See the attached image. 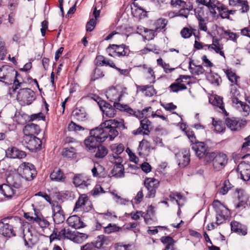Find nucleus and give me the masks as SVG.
I'll return each mask as SVG.
<instances>
[{
    "instance_id": "5fc2aeb1",
    "label": "nucleus",
    "mask_w": 250,
    "mask_h": 250,
    "mask_svg": "<svg viewBox=\"0 0 250 250\" xmlns=\"http://www.w3.org/2000/svg\"><path fill=\"white\" fill-rule=\"evenodd\" d=\"M138 149V150L141 151L144 149L146 150H147V151L148 152L149 150V143L145 140H143L142 141L140 142L139 146Z\"/></svg>"
},
{
    "instance_id": "9b49d317",
    "label": "nucleus",
    "mask_w": 250,
    "mask_h": 250,
    "mask_svg": "<svg viewBox=\"0 0 250 250\" xmlns=\"http://www.w3.org/2000/svg\"><path fill=\"white\" fill-rule=\"evenodd\" d=\"M140 127L132 131L133 134L135 135L142 134L148 135L153 128L151 122L147 118H144L140 121Z\"/></svg>"
},
{
    "instance_id": "6e6552de",
    "label": "nucleus",
    "mask_w": 250,
    "mask_h": 250,
    "mask_svg": "<svg viewBox=\"0 0 250 250\" xmlns=\"http://www.w3.org/2000/svg\"><path fill=\"white\" fill-rule=\"evenodd\" d=\"M10 223V219L8 218H4L0 221V233L5 237L10 238L16 236L13 226Z\"/></svg>"
},
{
    "instance_id": "c85d7f7f",
    "label": "nucleus",
    "mask_w": 250,
    "mask_h": 250,
    "mask_svg": "<svg viewBox=\"0 0 250 250\" xmlns=\"http://www.w3.org/2000/svg\"><path fill=\"white\" fill-rule=\"evenodd\" d=\"M122 162L116 161L113 168L111 170V173L113 176L116 178L124 177V168L123 165L121 164Z\"/></svg>"
},
{
    "instance_id": "774afa93",
    "label": "nucleus",
    "mask_w": 250,
    "mask_h": 250,
    "mask_svg": "<svg viewBox=\"0 0 250 250\" xmlns=\"http://www.w3.org/2000/svg\"><path fill=\"white\" fill-rule=\"evenodd\" d=\"M81 250H96L94 243H88L81 247Z\"/></svg>"
},
{
    "instance_id": "412c9836",
    "label": "nucleus",
    "mask_w": 250,
    "mask_h": 250,
    "mask_svg": "<svg viewBox=\"0 0 250 250\" xmlns=\"http://www.w3.org/2000/svg\"><path fill=\"white\" fill-rule=\"evenodd\" d=\"M6 183L14 188L18 189L21 186V178L18 174L10 175L6 178Z\"/></svg>"
},
{
    "instance_id": "f03ea898",
    "label": "nucleus",
    "mask_w": 250,
    "mask_h": 250,
    "mask_svg": "<svg viewBox=\"0 0 250 250\" xmlns=\"http://www.w3.org/2000/svg\"><path fill=\"white\" fill-rule=\"evenodd\" d=\"M19 75L18 72L11 66L3 65L0 68V82L7 85L11 84L13 82L12 86L13 92L19 88L22 84L18 80Z\"/></svg>"
},
{
    "instance_id": "39448f33",
    "label": "nucleus",
    "mask_w": 250,
    "mask_h": 250,
    "mask_svg": "<svg viewBox=\"0 0 250 250\" xmlns=\"http://www.w3.org/2000/svg\"><path fill=\"white\" fill-rule=\"evenodd\" d=\"M19 174L21 177L27 181H31L36 175V171L34 166L29 163L22 164L19 169Z\"/></svg>"
},
{
    "instance_id": "393cba45",
    "label": "nucleus",
    "mask_w": 250,
    "mask_h": 250,
    "mask_svg": "<svg viewBox=\"0 0 250 250\" xmlns=\"http://www.w3.org/2000/svg\"><path fill=\"white\" fill-rule=\"evenodd\" d=\"M41 129L40 126L33 123H28L24 127V135H38L40 132Z\"/></svg>"
},
{
    "instance_id": "e2e57ef3",
    "label": "nucleus",
    "mask_w": 250,
    "mask_h": 250,
    "mask_svg": "<svg viewBox=\"0 0 250 250\" xmlns=\"http://www.w3.org/2000/svg\"><path fill=\"white\" fill-rule=\"evenodd\" d=\"M181 35L184 38H188L191 36L192 31L188 28L185 27L181 30Z\"/></svg>"
},
{
    "instance_id": "a211bd4d",
    "label": "nucleus",
    "mask_w": 250,
    "mask_h": 250,
    "mask_svg": "<svg viewBox=\"0 0 250 250\" xmlns=\"http://www.w3.org/2000/svg\"><path fill=\"white\" fill-rule=\"evenodd\" d=\"M228 163V157L224 153H218L212 165L214 169L219 171L222 169Z\"/></svg>"
},
{
    "instance_id": "09e8293b",
    "label": "nucleus",
    "mask_w": 250,
    "mask_h": 250,
    "mask_svg": "<svg viewBox=\"0 0 250 250\" xmlns=\"http://www.w3.org/2000/svg\"><path fill=\"white\" fill-rule=\"evenodd\" d=\"M144 32L146 33V35L145 36L146 39L147 40H151L154 39L155 36V32L157 31H155V29L154 30L152 29H148L147 28H144Z\"/></svg>"
},
{
    "instance_id": "338daca9",
    "label": "nucleus",
    "mask_w": 250,
    "mask_h": 250,
    "mask_svg": "<svg viewBox=\"0 0 250 250\" xmlns=\"http://www.w3.org/2000/svg\"><path fill=\"white\" fill-rule=\"evenodd\" d=\"M100 108V109L103 111L106 106H109V104L106 103L105 101L102 100L100 98H98L96 100Z\"/></svg>"
},
{
    "instance_id": "c9c22d12",
    "label": "nucleus",
    "mask_w": 250,
    "mask_h": 250,
    "mask_svg": "<svg viewBox=\"0 0 250 250\" xmlns=\"http://www.w3.org/2000/svg\"><path fill=\"white\" fill-rule=\"evenodd\" d=\"M223 34L225 35L224 38L228 40H230L234 42H237V40L239 37V35L237 33L231 32L230 30L223 29Z\"/></svg>"
},
{
    "instance_id": "864d4df0",
    "label": "nucleus",
    "mask_w": 250,
    "mask_h": 250,
    "mask_svg": "<svg viewBox=\"0 0 250 250\" xmlns=\"http://www.w3.org/2000/svg\"><path fill=\"white\" fill-rule=\"evenodd\" d=\"M230 188L231 187L229 181L226 180L224 183L223 186L220 189V193L221 194L225 195Z\"/></svg>"
},
{
    "instance_id": "4be33fe9",
    "label": "nucleus",
    "mask_w": 250,
    "mask_h": 250,
    "mask_svg": "<svg viewBox=\"0 0 250 250\" xmlns=\"http://www.w3.org/2000/svg\"><path fill=\"white\" fill-rule=\"evenodd\" d=\"M66 222L70 227L75 229H80L84 226L83 222L77 215H73L69 217Z\"/></svg>"
},
{
    "instance_id": "3c124183",
    "label": "nucleus",
    "mask_w": 250,
    "mask_h": 250,
    "mask_svg": "<svg viewBox=\"0 0 250 250\" xmlns=\"http://www.w3.org/2000/svg\"><path fill=\"white\" fill-rule=\"evenodd\" d=\"M169 197L171 201L175 200L177 204L179 206V203L178 199H181L183 196L180 193L177 192H172L169 194Z\"/></svg>"
},
{
    "instance_id": "423d86ee",
    "label": "nucleus",
    "mask_w": 250,
    "mask_h": 250,
    "mask_svg": "<svg viewBox=\"0 0 250 250\" xmlns=\"http://www.w3.org/2000/svg\"><path fill=\"white\" fill-rule=\"evenodd\" d=\"M23 143L26 145V147L32 152H35L41 149L42 141L35 135H24Z\"/></svg>"
},
{
    "instance_id": "72a5a7b5",
    "label": "nucleus",
    "mask_w": 250,
    "mask_h": 250,
    "mask_svg": "<svg viewBox=\"0 0 250 250\" xmlns=\"http://www.w3.org/2000/svg\"><path fill=\"white\" fill-rule=\"evenodd\" d=\"M209 101L213 105L219 107L222 110V112L225 114L226 116L228 115V113L226 111L224 106H223L222 97H221L220 96L215 95L213 97V99L212 100V101L211 102V100L210 99Z\"/></svg>"
},
{
    "instance_id": "58836bf2",
    "label": "nucleus",
    "mask_w": 250,
    "mask_h": 250,
    "mask_svg": "<svg viewBox=\"0 0 250 250\" xmlns=\"http://www.w3.org/2000/svg\"><path fill=\"white\" fill-rule=\"evenodd\" d=\"M167 23V21L166 19L160 18L155 22V31L159 32L164 29Z\"/></svg>"
},
{
    "instance_id": "0eeeda50",
    "label": "nucleus",
    "mask_w": 250,
    "mask_h": 250,
    "mask_svg": "<svg viewBox=\"0 0 250 250\" xmlns=\"http://www.w3.org/2000/svg\"><path fill=\"white\" fill-rule=\"evenodd\" d=\"M144 185L148 191L146 198H152L155 197L156 189L159 186V182L153 178H148L145 179Z\"/></svg>"
},
{
    "instance_id": "79ce46f5",
    "label": "nucleus",
    "mask_w": 250,
    "mask_h": 250,
    "mask_svg": "<svg viewBox=\"0 0 250 250\" xmlns=\"http://www.w3.org/2000/svg\"><path fill=\"white\" fill-rule=\"evenodd\" d=\"M226 73L229 81L234 84L238 85L237 80L239 79V77L236 76L234 72L229 70H227Z\"/></svg>"
},
{
    "instance_id": "b1692460",
    "label": "nucleus",
    "mask_w": 250,
    "mask_h": 250,
    "mask_svg": "<svg viewBox=\"0 0 250 250\" xmlns=\"http://www.w3.org/2000/svg\"><path fill=\"white\" fill-rule=\"evenodd\" d=\"M50 177L52 181L57 182H63L66 178L62 170L57 167L54 169L50 174Z\"/></svg>"
},
{
    "instance_id": "37998d69",
    "label": "nucleus",
    "mask_w": 250,
    "mask_h": 250,
    "mask_svg": "<svg viewBox=\"0 0 250 250\" xmlns=\"http://www.w3.org/2000/svg\"><path fill=\"white\" fill-rule=\"evenodd\" d=\"M212 125L214 127L215 130L217 132H222L225 130V126L222 121H216L213 119Z\"/></svg>"
},
{
    "instance_id": "0e129e2a",
    "label": "nucleus",
    "mask_w": 250,
    "mask_h": 250,
    "mask_svg": "<svg viewBox=\"0 0 250 250\" xmlns=\"http://www.w3.org/2000/svg\"><path fill=\"white\" fill-rule=\"evenodd\" d=\"M239 6H241L240 10L242 13L247 12L249 10V6L247 0H243Z\"/></svg>"
},
{
    "instance_id": "8fccbe9b",
    "label": "nucleus",
    "mask_w": 250,
    "mask_h": 250,
    "mask_svg": "<svg viewBox=\"0 0 250 250\" xmlns=\"http://www.w3.org/2000/svg\"><path fill=\"white\" fill-rule=\"evenodd\" d=\"M104 232L107 234L117 231L119 229L116 225H112L111 224H109L107 227H104Z\"/></svg>"
},
{
    "instance_id": "680f3d73",
    "label": "nucleus",
    "mask_w": 250,
    "mask_h": 250,
    "mask_svg": "<svg viewBox=\"0 0 250 250\" xmlns=\"http://www.w3.org/2000/svg\"><path fill=\"white\" fill-rule=\"evenodd\" d=\"M45 116L42 112L37 114H33L30 116V120L34 121L35 120H45Z\"/></svg>"
},
{
    "instance_id": "1a4fd4ad",
    "label": "nucleus",
    "mask_w": 250,
    "mask_h": 250,
    "mask_svg": "<svg viewBox=\"0 0 250 250\" xmlns=\"http://www.w3.org/2000/svg\"><path fill=\"white\" fill-rule=\"evenodd\" d=\"M191 147L196 156L199 159L204 158L209 151L208 146L204 142L195 141L191 144Z\"/></svg>"
},
{
    "instance_id": "cd10ccee",
    "label": "nucleus",
    "mask_w": 250,
    "mask_h": 250,
    "mask_svg": "<svg viewBox=\"0 0 250 250\" xmlns=\"http://www.w3.org/2000/svg\"><path fill=\"white\" fill-rule=\"evenodd\" d=\"M212 206L216 211V215L228 216V209L223 205L220 201L218 200L214 201L213 202Z\"/></svg>"
},
{
    "instance_id": "de8ad7c7",
    "label": "nucleus",
    "mask_w": 250,
    "mask_h": 250,
    "mask_svg": "<svg viewBox=\"0 0 250 250\" xmlns=\"http://www.w3.org/2000/svg\"><path fill=\"white\" fill-rule=\"evenodd\" d=\"M151 110V107L150 106H148L145 108L142 111H140L139 110L137 111V114L136 115V117L141 118L145 117V118L148 117L149 115L147 113L149 112H150Z\"/></svg>"
},
{
    "instance_id": "f257e3e1",
    "label": "nucleus",
    "mask_w": 250,
    "mask_h": 250,
    "mask_svg": "<svg viewBox=\"0 0 250 250\" xmlns=\"http://www.w3.org/2000/svg\"><path fill=\"white\" fill-rule=\"evenodd\" d=\"M125 128L123 119H110L102 123L99 126L91 129L89 136L84 141L86 150L95 153L94 156L97 159L104 157L108 153L107 149L104 146L99 145L109 137L113 140L119 134V131Z\"/></svg>"
},
{
    "instance_id": "13d9d810",
    "label": "nucleus",
    "mask_w": 250,
    "mask_h": 250,
    "mask_svg": "<svg viewBox=\"0 0 250 250\" xmlns=\"http://www.w3.org/2000/svg\"><path fill=\"white\" fill-rule=\"evenodd\" d=\"M112 68L118 71L120 75H123L124 76H128L130 71V69H121V68L117 67L115 64H113Z\"/></svg>"
},
{
    "instance_id": "c03bdc74",
    "label": "nucleus",
    "mask_w": 250,
    "mask_h": 250,
    "mask_svg": "<svg viewBox=\"0 0 250 250\" xmlns=\"http://www.w3.org/2000/svg\"><path fill=\"white\" fill-rule=\"evenodd\" d=\"M53 220L54 222L57 224L63 223L65 220L64 212L54 213Z\"/></svg>"
},
{
    "instance_id": "e433bc0d",
    "label": "nucleus",
    "mask_w": 250,
    "mask_h": 250,
    "mask_svg": "<svg viewBox=\"0 0 250 250\" xmlns=\"http://www.w3.org/2000/svg\"><path fill=\"white\" fill-rule=\"evenodd\" d=\"M106 241L107 239L104 235L98 236L95 241L93 242L95 249H100L104 244L107 245Z\"/></svg>"
},
{
    "instance_id": "9d476101",
    "label": "nucleus",
    "mask_w": 250,
    "mask_h": 250,
    "mask_svg": "<svg viewBox=\"0 0 250 250\" xmlns=\"http://www.w3.org/2000/svg\"><path fill=\"white\" fill-rule=\"evenodd\" d=\"M225 123L228 128L232 131H239L243 128L246 125V120H239L238 118H227Z\"/></svg>"
},
{
    "instance_id": "ddd939ff",
    "label": "nucleus",
    "mask_w": 250,
    "mask_h": 250,
    "mask_svg": "<svg viewBox=\"0 0 250 250\" xmlns=\"http://www.w3.org/2000/svg\"><path fill=\"white\" fill-rule=\"evenodd\" d=\"M92 207L91 201L85 194L81 195L75 204V209L81 208L86 212L90 211Z\"/></svg>"
},
{
    "instance_id": "4d7b16f0",
    "label": "nucleus",
    "mask_w": 250,
    "mask_h": 250,
    "mask_svg": "<svg viewBox=\"0 0 250 250\" xmlns=\"http://www.w3.org/2000/svg\"><path fill=\"white\" fill-rule=\"evenodd\" d=\"M76 232L72 231L69 229H65L64 239L74 240L75 241Z\"/></svg>"
},
{
    "instance_id": "aec40b11",
    "label": "nucleus",
    "mask_w": 250,
    "mask_h": 250,
    "mask_svg": "<svg viewBox=\"0 0 250 250\" xmlns=\"http://www.w3.org/2000/svg\"><path fill=\"white\" fill-rule=\"evenodd\" d=\"M123 96L122 91L119 92L118 88L110 87L106 92V96L107 98L111 102L118 101L119 102Z\"/></svg>"
},
{
    "instance_id": "bf43d9fd",
    "label": "nucleus",
    "mask_w": 250,
    "mask_h": 250,
    "mask_svg": "<svg viewBox=\"0 0 250 250\" xmlns=\"http://www.w3.org/2000/svg\"><path fill=\"white\" fill-rule=\"evenodd\" d=\"M96 24L95 20L94 19H91L87 23L86 25V29L87 31H92Z\"/></svg>"
},
{
    "instance_id": "4468645a",
    "label": "nucleus",
    "mask_w": 250,
    "mask_h": 250,
    "mask_svg": "<svg viewBox=\"0 0 250 250\" xmlns=\"http://www.w3.org/2000/svg\"><path fill=\"white\" fill-rule=\"evenodd\" d=\"M73 183L77 187L85 188L90 185V179L84 174H77L73 178Z\"/></svg>"
},
{
    "instance_id": "f8f14e48",
    "label": "nucleus",
    "mask_w": 250,
    "mask_h": 250,
    "mask_svg": "<svg viewBox=\"0 0 250 250\" xmlns=\"http://www.w3.org/2000/svg\"><path fill=\"white\" fill-rule=\"evenodd\" d=\"M133 5L134 8H132V14L135 17L142 19L147 17V12L145 10L142 6V0H133Z\"/></svg>"
},
{
    "instance_id": "a878e982",
    "label": "nucleus",
    "mask_w": 250,
    "mask_h": 250,
    "mask_svg": "<svg viewBox=\"0 0 250 250\" xmlns=\"http://www.w3.org/2000/svg\"><path fill=\"white\" fill-rule=\"evenodd\" d=\"M0 193L8 198H11L16 193L15 190L7 184L0 185Z\"/></svg>"
},
{
    "instance_id": "2eb2a0df",
    "label": "nucleus",
    "mask_w": 250,
    "mask_h": 250,
    "mask_svg": "<svg viewBox=\"0 0 250 250\" xmlns=\"http://www.w3.org/2000/svg\"><path fill=\"white\" fill-rule=\"evenodd\" d=\"M237 170L243 181H248L250 180V163L241 162L237 167Z\"/></svg>"
},
{
    "instance_id": "bb28decb",
    "label": "nucleus",
    "mask_w": 250,
    "mask_h": 250,
    "mask_svg": "<svg viewBox=\"0 0 250 250\" xmlns=\"http://www.w3.org/2000/svg\"><path fill=\"white\" fill-rule=\"evenodd\" d=\"M6 154L10 158L19 159L23 158L26 155L24 151L20 150L17 147H14L8 149L6 152Z\"/></svg>"
},
{
    "instance_id": "a19ab883",
    "label": "nucleus",
    "mask_w": 250,
    "mask_h": 250,
    "mask_svg": "<svg viewBox=\"0 0 250 250\" xmlns=\"http://www.w3.org/2000/svg\"><path fill=\"white\" fill-rule=\"evenodd\" d=\"M116 110L115 108L109 104V106L103 110V113L104 115L109 118H112L116 114Z\"/></svg>"
},
{
    "instance_id": "49530a36",
    "label": "nucleus",
    "mask_w": 250,
    "mask_h": 250,
    "mask_svg": "<svg viewBox=\"0 0 250 250\" xmlns=\"http://www.w3.org/2000/svg\"><path fill=\"white\" fill-rule=\"evenodd\" d=\"M36 223L41 228H46L49 225V222L42 215H37Z\"/></svg>"
},
{
    "instance_id": "ea45409f",
    "label": "nucleus",
    "mask_w": 250,
    "mask_h": 250,
    "mask_svg": "<svg viewBox=\"0 0 250 250\" xmlns=\"http://www.w3.org/2000/svg\"><path fill=\"white\" fill-rule=\"evenodd\" d=\"M141 90L143 92L145 91V94L147 96L151 97L156 94V90L151 85H144L141 87Z\"/></svg>"
},
{
    "instance_id": "f3484780",
    "label": "nucleus",
    "mask_w": 250,
    "mask_h": 250,
    "mask_svg": "<svg viewBox=\"0 0 250 250\" xmlns=\"http://www.w3.org/2000/svg\"><path fill=\"white\" fill-rule=\"evenodd\" d=\"M111 150L113 154L112 156H109V159L111 163H116V161L122 162V158L119 156L124 150V146L120 144L119 145L114 144L111 146Z\"/></svg>"
},
{
    "instance_id": "473e14b6",
    "label": "nucleus",
    "mask_w": 250,
    "mask_h": 250,
    "mask_svg": "<svg viewBox=\"0 0 250 250\" xmlns=\"http://www.w3.org/2000/svg\"><path fill=\"white\" fill-rule=\"evenodd\" d=\"M188 69L192 74L198 75L204 72V69L201 65H196L193 63V61L190 60L189 62Z\"/></svg>"
},
{
    "instance_id": "6e6d98bb",
    "label": "nucleus",
    "mask_w": 250,
    "mask_h": 250,
    "mask_svg": "<svg viewBox=\"0 0 250 250\" xmlns=\"http://www.w3.org/2000/svg\"><path fill=\"white\" fill-rule=\"evenodd\" d=\"M237 199L238 201H248V197L245 193L244 191L242 189L237 190Z\"/></svg>"
},
{
    "instance_id": "7ed1b4c3",
    "label": "nucleus",
    "mask_w": 250,
    "mask_h": 250,
    "mask_svg": "<svg viewBox=\"0 0 250 250\" xmlns=\"http://www.w3.org/2000/svg\"><path fill=\"white\" fill-rule=\"evenodd\" d=\"M17 99L21 105H29L35 99V93L30 88H21L17 93Z\"/></svg>"
},
{
    "instance_id": "6ab92c4d",
    "label": "nucleus",
    "mask_w": 250,
    "mask_h": 250,
    "mask_svg": "<svg viewBox=\"0 0 250 250\" xmlns=\"http://www.w3.org/2000/svg\"><path fill=\"white\" fill-rule=\"evenodd\" d=\"M190 77L188 75H181L180 78L176 80V82L172 83L169 87L170 89V91L173 92H178L179 91L187 89V86L182 84L181 83L183 82L182 79L185 80L189 79Z\"/></svg>"
},
{
    "instance_id": "20e7f679",
    "label": "nucleus",
    "mask_w": 250,
    "mask_h": 250,
    "mask_svg": "<svg viewBox=\"0 0 250 250\" xmlns=\"http://www.w3.org/2000/svg\"><path fill=\"white\" fill-rule=\"evenodd\" d=\"M106 51L109 52V55L118 57L127 56L130 53L129 47L124 44H110L106 48Z\"/></svg>"
},
{
    "instance_id": "4c0bfd02",
    "label": "nucleus",
    "mask_w": 250,
    "mask_h": 250,
    "mask_svg": "<svg viewBox=\"0 0 250 250\" xmlns=\"http://www.w3.org/2000/svg\"><path fill=\"white\" fill-rule=\"evenodd\" d=\"M208 79L210 83L216 86H219L221 82V77L217 74L215 73H211L209 75Z\"/></svg>"
},
{
    "instance_id": "a18cd8bd",
    "label": "nucleus",
    "mask_w": 250,
    "mask_h": 250,
    "mask_svg": "<svg viewBox=\"0 0 250 250\" xmlns=\"http://www.w3.org/2000/svg\"><path fill=\"white\" fill-rule=\"evenodd\" d=\"M68 130L69 131H78L84 130V128L81 125H77L75 123L71 121L68 125Z\"/></svg>"
},
{
    "instance_id": "7c9ffc66",
    "label": "nucleus",
    "mask_w": 250,
    "mask_h": 250,
    "mask_svg": "<svg viewBox=\"0 0 250 250\" xmlns=\"http://www.w3.org/2000/svg\"><path fill=\"white\" fill-rule=\"evenodd\" d=\"M62 155L67 158H75L77 157V150L75 146L65 147L63 148Z\"/></svg>"
},
{
    "instance_id": "dca6fc26",
    "label": "nucleus",
    "mask_w": 250,
    "mask_h": 250,
    "mask_svg": "<svg viewBox=\"0 0 250 250\" xmlns=\"http://www.w3.org/2000/svg\"><path fill=\"white\" fill-rule=\"evenodd\" d=\"M177 161L181 167H184L190 162V152L188 149H185L176 154Z\"/></svg>"
},
{
    "instance_id": "603ef678",
    "label": "nucleus",
    "mask_w": 250,
    "mask_h": 250,
    "mask_svg": "<svg viewBox=\"0 0 250 250\" xmlns=\"http://www.w3.org/2000/svg\"><path fill=\"white\" fill-rule=\"evenodd\" d=\"M197 19L198 20L199 29L204 31H207L208 28L206 25V22L205 19L203 18L200 15H198Z\"/></svg>"
},
{
    "instance_id": "052dcab7",
    "label": "nucleus",
    "mask_w": 250,
    "mask_h": 250,
    "mask_svg": "<svg viewBox=\"0 0 250 250\" xmlns=\"http://www.w3.org/2000/svg\"><path fill=\"white\" fill-rule=\"evenodd\" d=\"M18 4L19 0H9L8 7L10 10L13 11L17 9Z\"/></svg>"
},
{
    "instance_id": "2f4dec72",
    "label": "nucleus",
    "mask_w": 250,
    "mask_h": 250,
    "mask_svg": "<svg viewBox=\"0 0 250 250\" xmlns=\"http://www.w3.org/2000/svg\"><path fill=\"white\" fill-rule=\"evenodd\" d=\"M160 240L163 244L166 245L164 250H174L175 241L171 237L162 236Z\"/></svg>"
},
{
    "instance_id": "5701e85b",
    "label": "nucleus",
    "mask_w": 250,
    "mask_h": 250,
    "mask_svg": "<svg viewBox=\"0 0 250 250\" xmlns=\"http://www.w3.org/2000/svg\"><path fill=\"white\" fill-rule=\"evenodd\" d=\"M87 113L83 107L76 108L72 112V117L78 121H84L87 119Z\"/></svg>"
},
{
    "instance_id": "69168bd1",
    "label": "nucleus",
    "mask_w": 250,
    "mask_h": 250,
    "mask_svg": "<svg viewBox=\"0 0 250 250\" xmlns=\"http://www.w3.org/2000/svg\"><path fill=\"white\" fill-rule=\"evenodd\" d=\"M217 154L218 153L215 152L209 153V151H208V154L205 155V157H206L207 162H211L213 164Z\"/></svg>"
},
{
    "instance_id": "c756f323",
    "label": "nucleus",
    "mask_w": 250,
    "mask_h": 250,
    "mask_svg": "<svg viewBox=\"0 0 250 250\" xmlns=\"http://www.w3.org/2000/svg\"><path fill=\"white\" fill-rule=\"evenodd\" d=\"M91 171L94 177L104 178L106 176L104 167L99 164H95Z\"/></svg>"
},
{
    "instance_id": "f704fd0d",
    "label": "nucleus",
    "mask_w": 250,
    "mask_h": 250,
    "mask_svg": "<svg viewBox=\"0 0 250 250\" xmlns=\"http://www.w3.org/2000/svg\"><path fill=\"white\" fill-rule=\"evenodd\" d=\"M231 229L232 231L238 233H241L243 235L247 234V229L245 228H242V225L238 222L232 221L230 223Z\"/></svg>"
}]
</instances>
